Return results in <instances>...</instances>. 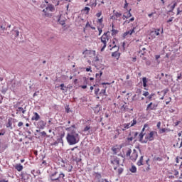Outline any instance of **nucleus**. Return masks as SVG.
Returning <instances> with one entry per match:
<instances>
[{
    "instance_id": "bf43d9fd",
    "label": "nucleus",
    "mask_w": 182,
    "mask_h": 182,
    "mask_svg": "<svg viewBox=\"0 0 182 182\" xmlns=\"http://www.w3.org/2000/svg\"><path fill=\"white\" fill-rule=\"evenodd\" d=\"M132 134H134L133 138L136 139L139 136V132H132Z\"/></svg>"
},
{
    "instance_id": "1a4fd4ad",
    "label": "nucleus",
    "mask_w": 182,
    "mask_h": 182,
    "mask_svg": "<svg viewBox=\"0 0 182 182\" xmlns=\"http://www.w3.org/2000/svg\"><path fill=\"white\" fill-rule=\"evenodd\" d=\"M46 126V122H45V121L43 120H41L37 123V127L38 129H45V127Z\"/></svg>"
},
{
    "instance_id": "49530a36",
    "label": "nucleus",
    "mask_w": 182,
    "mask_h": 182,
    "mask_svg": "<svg viewBox=\"0 0 182 182\" xmlns=\"http://www.w3.org/2000/svg\"><path fill=\"white\" fill-rule=\"evenodd\" d=\"M136 95H134L133 97H132V102H136V101H137V100H139V97H136Z\"/></svg>"
},
{
    "instance_id": "8fccbe9b",
    "label": "nucleus",
    "mask_w": 182,
    "mask_h": 182,
    "mask_svg": "<svg viewBox=\"0 0 182 182\" xmlns=\"http://www.w3.org/2000/svg\"><path fill=\"white\" fill-rule=\"evenodd\" d=\"M147 99H148V100L146 102V103H149V102H151L153 97H151V95H149V96H148Z\"/></svg>"
},
{
    "instance_id": "e433bc0d",
    "label": "nucleus",
    "mask_w": 182,
    "mask_h": 182,
    "mask_svg": "<svg viewBox=\"0 0 182 182\" xmlns=\"http://www.w3.org/2000/svg\"><path fill=\"white\" fill-rule=\"evenodd\" d=\"M151 33H154V35H156V36H159V35H160V29L155 30L154 31H152Z\"/></svg>"
},
{
    "instance_id": "774afa93",
    "label": "nucleus",
    "mask_w": 182,
    "mask_h": 182,
    "mask_svg": "<svg viewBox=\"0 0 182 182\" xmlns=\"http://www.w3.org/2000/svg\"><path fill=\"white\" fill-rule=\"evenodd\" d=\"M139 53H141V55H144L146 53V51H142V50L140 49Z\"/></svg>"
},
{
    "instance_id": "a18cd8bd",
    "label": "nucleus",
    "mask_w": 182,
    "mask_h": 182,
    "mask_svg": "<svg viewBox=\"0 0 182 182\" xmlns=\"http://www.w3.org/2000/svg\"><path fill=\"white\" fill-rule=\"evenodd\" d=\"M112 151H113V154H117V148H112Z\"/></svg>"
},
{
    "instance_id": "4c0bfd02",
    "label": "nucleus",
    "mask_w": 182,
    "mask_h": 182,
    "mask_svg": "<svg viewBox=\"0 0 182 182\" xmlns=\"http://www.w3.org/2000/svg\"><path fill=\"white\" fill-rule=\"evenodd\" d=\"M176 6H177V2H175V3L173 4V5L171 6V10L169 11V12H171L172 11H174V8H176Z\"/></svg>"
},
{
    "instance_id": "f3484780",
    "label": "nucleus",
    "mask_w": 182,
    "mask_h": 182,
    "mask_svg": "<svg viewBox=\"0 0 182 182\" xmlns=\"http://www.w3.org/2000/svg\"><path fill=\"white\" fill-rule=\"evenodd\" d=\"M15 168L17 170V171H22V170H23V166H22L21 164H18L16 165Z\"/></svg>"
},
{
    "instance_id": "13d9d810",
    "label": "nucleus",
    "mask_w": 182,
    "mask_h": 182,
    "mask_svg": "<svg viewBox=\"0 0 182 182\" xmlns=\"http://www.w3.org/2000/svg\"><path fill=\"white\" fill-rule=\"evenodd\" d=\"M167 92H168V90H164L161 93H164V96H166V95H167Z\"/></svg>"
},
{
    "instance_id": "72a5a7b5",
    "label": "nucleus",
    "mask_w": 182,
    "mask_h": 182,
    "mask_svg": "<svg viewBox=\"0 0 182 182\" xmlns=\"http://www.w3.org/2000/svg\"><path fill=\"white\" fill-rule=\"evenodd\" d=\"M132 11V9H129V11L127 13V16L124 15V16L127 18L129 19V18H131L132 16V13H130V11Z\"/></svg>"
},
{
    "instance_id": "c9c22d12",
    "label": "nucleus",
    "mask_w": 182,
    "mask_h": 182,
    "mask_svg": "<svg viewBox=\"0 0 182 182\" xmlns=\"http://www.w3.org/2000/svg\"><path fill=\"white\" fill-rule=\"evenodd\" d=\"M104 28L103 26H102L101 27H97V29H98V32H99V36H100L102 35V33L103 32V30H102V28Z\"/></svg>"
},
{
    "instance_id": "b1692460",
    "label": "nucleus",
    "mask_w": 182,
    "mask_h": 182,
    "mask_svg": "<svg viewBox=\"0 0 182 182\" xmlns=\"http://www.w3.org/2000/svg\"><path fill=\"white\" fill-rule=\"evenodd\" d=\"M43 12L44 13V16H47V17H50L52 16V14L48 12V10L46 9H43Z\"/></svg>"
},
{
    "instance_id": "7ed1b4c3",
    "label": "nucleus",
    "mask_w": 182,
    "mask_h": 182,
    "mask_svg": "<svg viewBox=\"0 0 182 182\" xmlns=\"http://www.w3.org/2000/svg\"><path fill=\"white\" fill-rule=\"evenodd\" d=\"M136 124H137V120L134 119L132 121H131V123L124 124L122 125V130L124 132L126 131V129H130V127H133V126H136Z\"/></svg>"
},
{
    "instance_id": "39448f33",
    "label": "nucleus",
    "mask_w": 182,
    "mask_h": 182,
    "mask_svg": "<svg viewBox=\"0 0 182 182\" xmlns=\"http://www.w3.org/2000/svg\"><path fill=\"white\" fill-rule=\"evenodd\" d=\"M157 104L150 102L146 107V112H151V110H156L157 109Z\"/></svg>"
},
{
    "instance_id": "2f4dec72",
    "label": "nucleus",
    "mask_w": 182,
    "mask_h": 182,
    "mask_svg": "<svg viewBox=\"0 0 182 182\" xmlns=\"http://www.w3.org/2000/svg\"><path fill=\"white\" fill-rule=\"evenodd\" d=\"M90 129H92V127L90 126H86L84 128L83 132H88V133H90Z\"/></svg>"
},
{
    "instance_id": "864d4df0",
    "label": "nucleus",
    "mask_w": 182,
    "mask_h": 182,
    "mask_svg": "<svg viewBox=\"0 0 182 182\" xmlns=\"http://www.w3.org/2000/svg\"><path fill=\"white\" fill-rule=\"evenodd\" d=\"M58 22L60 25H65V20H60V18H59Z\"/></svg>"
},
{
    "instance_id": "4468645a",
    "label": "nucleus",
    "mask_w": 182,
    "mask_h": 182,
    "mask_svg": "<svg viewBox=\"0 0 182 182\" xmlns=\"http://www.w3.org/2000/svg\"><path fill=\"white\" fill-rule=\"evenodd\" d=\"M144 134H146V133H143L141 132L139 134V141H140V143H147V140H143V137H144Z\"/></svg>"
},
{
    "instance_id": "473e14b6",
    "label": "nucleus",
    "mask_w": 182,
    "mask_h": 182,
    "mask_svg": "<svg viewBox=\"0 0 182 182\" xmlns=\"http://www.w3.org/2000/svg\"><path fill=\"white\" fill-rule=\"evenodd\" d=\"M95 178H97L98 181L99 180H102V174H100L99 172L95 173Z\"/></svg>"
},
{
    "instance_id": "6ab92c4d",
    "label": "nucleus",
    "mask_w": 182,
    "mask_h": 182,
    "mask_svg": "<svg viewBox=\"0 0 182 182\" xmlns=\"http://www.w3.org/2000/svg\"><path fill=\"white\" fill-rule=\"evenodd\" d=\"M114 24L112 23V36H114V35H117L119 33V31L114 28Z\"/></svg>"
},
{
    "instance_id": "ddd939ff",
    "label": "nucleus",
    "mask_w": 182,
    "mask_h": 182,
    "mask_svg": "<svg viewBox=\"0 0 182 182\" xmlns=\"http://www.w3.org/2000/svg\"><path fill=\"white\" fill-rule=\"evenodd\" d=\"M7 28H2L0 27V35L1 36H5L6 35H9V32L7 31Z\"/></svg>"
},
{
    "instance_id": "2eb2a0df",
    "label": "nucleus",
    "mask_w": 182,
    "mask_h": 182,
    "mask_svg": "<svg viewBox=\"0 0 182 182\" xmlns=\"http://www.w3.org/2000/svg\"><path fill=\"white\" fill-rule=\"evenodd\" d=\"M63 137H65V134H61L60 136H58L57 138V142L58 143H61L62 145L63 146Z\"/></svg>"
},
{
    "instance_id": "a878e982",
    "label": "nucleus",
    "mask_w": 182,
    "mask_h": 182,
    "mask_svg": "<svg viewBox=\"0 0 182 182\" xmlns=\"http://www.w3.org/2000/svg\"><path fill=\"white\" fill-rule=\"evenodd\" d=\"M41 134L43 137H47V138L53 137V136H52V135H47L46 132H45V131H43L42 132H41Z\"/></svg>"
},
{
    "instance_id": "ea45409f",
    "label": "nucleus",
    "mask_w": 182,
    "mask_h": 182,
    "mask_svg": "<svg viewBox=\"0 0 182 182\" xmlns=\"http://www.w3.org/2000/svg\"><path fill=\"white\" fill-rule=\"evenodd\" d=\"M131 154H132V149H129L128 151H127L126 156L127 157H130Z\"/></svg>"
},
{
    "instance_id": "338daca9",
    "label": "nucleus",
    "mask_w": 182,
    "mask_h": 182,
    "mask_svg": "<svg viewBox=\"0 0 182 182\" xmlns=\"http://www.w3.org/2000/svg\"><path fill=\"white\" fill-rule=\"evenodd\" d=\"M58 144H59L58 141H55L54 143L51 144V146H58Z\"/></svg>"
},
{
    "instance_id": "dca6fc26",
    "label": "nucleus",
    "mask_w": 182,
    "mask_h": 182,
    "mask_svg": "<svg viewBox=\"0 0 182 182\" xmlns=\"http://www.w3.org/2000/svg\"><path fill=\"white\" fill-rule=\"evenodd\" d=\"M41 119V116L38 112H33V116L31 118V120H35L36 122H38Z\"/></svg>"
},
{
    "instance_id": "9b49d317",
    "label": "nucleus",
    "mask_w": 182,
    "mask_h": 182,
    "mask_svg": "<svg viewBox=\"0 0 182 182\" xmlns=\"http://www.w3.org/2000/svg\"><path fill=\"white\" fill-rule=\"evenodd\" d=\"M119 47L117 48V50L112 53V57L115 58L116 59H119L120 58V53H119Z\"/></svg>"
},
{
    "instance_id": "3c124183",
    "label": "nucleus",
    "mask_w": 182,
    "mask_h": 182,
    "mask_svg": "<svg viewBox=\"0 0 182 182\" xmlns=\"http://www.w3.org/2000/svg\"><path fill=\"white\" fill-rule=\"evenodd\" d=\"M84 10H85V11H87L86 14H87V15H89V12H90V8H89V7H85Z\"/></svg>"
},
{
    "instance_id": "4d7b16f0",
    "label": "nucleus",
    "mask_w": 182,
    "mask_h": 182,
    "mask_svg": "<svg viewBox=\"0 0 182 182\" xmlns=\"http://www.w3.org/2000/svg\"><path fill=\"white\" fill-rule=\"evenodd\" d=\"M181 79H182L181 73H178L177 80H181Z\"/></svg>"
},
{
    "instance_id": "680f3d73",
    "label": "nucleus",
    "mask_w": 182,
    "mask_h": 182,
    "mask_svg": "<svg viewBox=\"0 0 182 182\" xmlns=\"http://www.w3.org/2000/svg\"><path fill=\"white\" fill-rule=\"evenodd\" d=\"M134 29H136V27H134L133 28H132V30H129V31H130V35H133V33H134Z\"/></svg>"
},
{
    "instance_id": "393cba45",
    "label": "nucleus",
    "mask_w": 182,
    "mask_h": 182,
    "mask_svg": "<svg viewBox=\"0 0 182 182\" xmlns=\"http://www.w3.org/2000/svg\"><path fill=\"white\" fill-rule=\"evenodd\" d=\"M94 154L97 156V154H100V147L97 146L94 150Z\"/></svg>"
},
{
    "instance_id": "79ce46f5",
    "label": "nucleus",
    "mask_w": 182,
    "mask_h": 182,
    "mask_svg": "<svg viewBox=\"0 0 182 182\" xmlns=\"http://www.w3.org/2000/svg\"><path fill=\"white\" fill-rule=\"evenodd\" d=\"M123 171H124V169L123 168H118V174H119V176H120V174H122L123 173Z\"/></svg>"
},
{
    "instance_id": "603ef678",
    "label": "nucleus",
    "mask_w": 182,
    "mask_h": 182,
    "mask_svg": "<svg viewBox=\"0 0 182 182\" xmlns=\"http://www.w3.org/2000/svg\"><path fill=\"white\" fill-rule=\"evenodd\" d=\"M72 128L73 129H76V125L73 124L70 127L67 128L66 130H72Z\"/></svg>"
},
{
    "instance_id": "9d476101",
    "label": "nucleus",
    "mask_w": 182,
    "mask_h": 182,
    "mask_svg": "<svg viewBox=\"0 0 182 182\" xmlns=\"http://www.w3.org/2000/svg\"><path fill=\"white\" fill-rule=\"evenodd\" d=\"M145 139L149 140V141H153L154 140V131H151L149 135H147Z\"/></svg>"
},
{
    "instance_id": "09e8293b",
    "label": "nucleus",
    "mask_w": 182,
    "mask_h": 182,
    "mask_svg": "<svg viewBox=\"0 0 182 182\" xmlns=\"http://www.w3.org/2000/svg\"><path fill=\"white\" fill-rule=\"evenodd\" d=\"M99 92H100V89H99V88H95V95L96 96H97V95H99Z\"/></svg>"
},
{
    "instance_id": "5701e85b",
    "label": "nucleus",
    "mask_w": 182,
    "mask_h": 182,
    "mask_svg": "<svg viewBox=\"0 0 182 182\" xmlns=\"http://www.w3.org/2000/svg\"><path fill=\"white\" fill-rule=\"evenodd\" d=\"M129 171H131V173H137V168H136V166L132 165L129 168Z\"/></svg>"
},
{
    "instance_id": "f8f14e48",
    "label": "nucleus",
    "mask_w": 182,
    "mask_h": 182,
    "mask_svg": "<svg viewBox=\"0 0 182 182\" xmlns=\"http://www.w3.org/2000/svg\"><path fill=\"white\" fill-rule=\"evenodd\" d=\"M47 6L46 7V11H50V12H55V6L50 4H47Z\"/></svg>"
},
{
    "instance_id": "a19ab883",
    "label": "nucleus",
    "mask_w": 182,
    "mask_h": 182,
    "mask_svg": "<svg viewBox=\"0 0 182 182\" xmlns=\"http://www.w3.org/2000/svg\"><path fill=\"white\" fill-rule=\"evenodd\" d=\"M166 132H167V129L166 128H163V129H159V133H161V134H162L163 133H166Z\"/></svg>"
},
{
    "instance_id": "aec40b11",
    "label": "nucleus",
    "mask_w": 182,
    "mask_h": 182,
    "mask_svg": "<svg viewBox=\"0 0 182 182\" xmlns=\"http://www.w3.org/2000/svg\"><path fill=\"white\" fill-rule=\"evenodd\" d=\"M144 156H141L139 159V160L137 161L136 164L140 167V166H143V160H144Z\"/></svg>"
},
{
    "instance_id": "69168bd1",
    "label": "nucleus",
    "mask_w": 182,
    "mask_h": 182,
    "mask_svg": "<svg viewBox=\"0 0 182 182\" xmlns=\"http://www.w3.org/2000/svg\"><path fill=\"white\" fill-rule=\"evenodd\" d=\"M178 148L181 149V153H182V136H181V144H180V146H178Z\"/></svg>"
},
{
    "instance_id": "412c9836",
    "label": "nucleus",
    "mask_w": 182,
    "mask_h": 182,
    "mask_svg": "<svg viewBox=\"0 0 182 182\" xmlns=\"http://www.w3.org/2000/svg\"><path fill=\"white\" fill-rule=\"evenodd\" d=\"M113 14L115 16V18L117 19V18L122 17V13L116 11V10L113 11Z\"/></svg>"
},
{
    "instance_id": "423d86ee",
    "label": "nucleus",
    "mask_w": 182,
    "mask_h": 182,
    "mask_svg": "<svg viewBox=\"0 0 182 182\" xmlns=\"http://www.w3.org/2000/svg\"><path fill=\"white\" fill-rule=\"evenodd\" d=\"M16 114H25L26 113V106L24 107H16Z\"/></svg>"
},
{
    "instance_id": "6e6d98bb",
    "label": "nucleus",
    "mask_w": 182,
    "mask_h": 182,
    "mask_svg": "<svg viewBox=\"0 0 182 182\" xmlns=\"http://www.w3.org/2000/svg\"><path fill=\"white\" fill-rule=\"evenodd\" d=\"M127 6H129V3H127V0H125V4L124 5V9H127Z\"/></svg>"
},
{
    "instance_id": "0eeeda50",
    "label": "nucleus",
    "mask_w": 182,
    "mask_h": 182,
    "mask_svg": "<svg viewBox=\"0 0 182 182\" xmlns=\"http://www.w3.org/2000/svg\"><path fill=\"white\" fill-rule=\"evenodd\" d=\"M137 157H139L137 150L134 149L132 156H130V160H132V161H136V160H137Z\"/></svg>"
},
{
    "instance_id": "0e129e2a",
    "label": "nucleus",
    "mask_w": 182,
    "mask_h": 182,
    "mask_svg": "<svg viewBox=\"0 0 182 182\" xmlns=\"http://www.w3.org/2000/svg\"><path fill=\"white\" fill-rule=\"evenodd\" d=\"M181 12H182V10H180V8H178L176 15H180V14H181Z\"/></svg>"
},
{
    "instance_id": "cd10ccee",
    "label": "nucleus",
    "mask_w": 182,
    "mask_h": 182,
    "mask_svg": "<svg viewBox=\"0 0 182 182\" xmlns=\"http://www.w3.org/2000/svg\"><path fill=\"white\" fill-rule=\"evenodd\" d=\"M60 90H64L65 92H68V87L65 86V84H60Z\"/></svg>"
},
{
    "instance_id": "6e6552de",
    "label": "nucleus",
    "mask_w": 182,
    "mask_h": 182,
    "mask_svg": "<svg viewBox=\"0 0 182 182\" xmlns=\"http://www.w3.org/2000/svg\"><path fill=\"white\" fill-rule=\"evenodd\" d=\"M116 164L117 166H120V159L117 158V156H111V164Z\"/></svg>"
},
{
    "instance_id": "e2e57ef3",
    "label": "nucleus",
    "mask_w": 182,
    "mask_h": 182,
    "mask_svg": "<svg viewBox=\"0 0 182 182\" xmlns=\"http://www.w3.org/2000/svg\"><path fill=\"white\" fill-rule=\"evenodd\" d=\"M97 18H100L102 16V11H100L96 14Z\"/></svg>"
},
{
    "instance_id": "c85d7f7f",
    "label": "nucleus",
    "mask_w": 182,
    "mask_h": 182,
    "mask_svg": "<svg viewBox=\"0 0 182 182\" xmlns=\"http://www.w3.org/2000/svg\"><path fill=\"white\" fill-rule=\"evenodd\" d=\"M6 127L11 129V130H12L13 127H12V122L11 121V119L8 120V123L6 124Z\"/></svg>"
},
{
    "instance_id": "bb28decb",
    "label": "nucleus",
    "mask_w": 182,
    "mask_h": 182,
    "mask_svg": "<svg viewBox=\"0 0 182 182\" xmlns=\"http://www.w3.org/2000/svg\"><path fill=\"white\" fill-rule=\"evenodd\" d=\"M142 82L144 87H147V78L146 77L142 78Z\"/></svg>"
},
{
    "instance_id": "5fc2aeb1",
    "label": "nucleus",
    "mask_w": 182,
    "mask_h": 182,
    "mask_svg": "<svg viewBox=\"0 0 182 182\" xmlns=\"http://www.w3.org/2000/svg\"><path fill=\"white\" fill-rule=\"evenodd\" d=\"M161 122H159L156 125V127H157V129H159V130H160L161 129Z\"/></svg>"
},
{
    "instance_id": "7c9ffc66",
    "label": "nucleus",
    "mask_w": 182,
    "mask_h": 182,
    "mask_svg": "<svg viewBox=\"0 0 182 182\" xmlns=\"http://www.w3.org/2000/svg\"><path fill=\"white\" fill-rule=\"evenodd\" d=\"M97 23H100V26H105V25H103V17H102L101 18H99L97 21Z\"/></svg>"
},
{
    "instance_id": "a211bd4d",
    "label": "nucleus",
    "mask_w": 182,
    "mask_h": 182,
    "mask_svg": "<svg viewBox=\"0 0 182 182\" xmlns=\"http://www.w3.org/2000/svg\"><path fill=\"white\" fill-rule=\"evenodd\" d=\"M102 75H103V72L102 71H100V73H97L95 75L97 82H100V77H102Z\"/></svg>"
},
{
    "instance_id": "c756f323",
    "label": "nucleus",
    "mask_w": 182,
    "mask_h": 182,
    "mask_svg": "<svg viewBox=\"0 0 182 182\" xmlns=\"http://www.w3.org/2000/svg\"><path fill=\"white\" fill-rule=\"evenodd\" d=\"M60 178H62L63 180H65V173H63L61 172V173L59 174V176H58V182L60 181Z\"/></svg>"
},
{
    "instance_id": "c03bdc74",
    "label": "nucleus",
    "mask_w": 182,
    "mask_h": 182,
    "mask_svg": "<svg viewBox=\"0 0 182 182\" xmlns=\"http://www.w3.org/2000/svg\"><path fill=\"white\" fill-rule=\"evenodd\" d=\"M100 95H104L105 96H107V95H106V90H101Z\"/></svg>"
},
{
    "instance_id": "37998d69",
    "label": "nucleus",
    "mask_w": 182,
    "mask_h": 182,
    "mask_svg": "<svg viewBox=\"0 0 182 182\" xmlns=\"http://www.w3.org/2000/svg\"><path fill=\"white\" fill-rule=\"evenodd\" d=\"M127 35H130V31H126L125 33H124L123 38H126Z\"/></svg>"
},
{
    "instance_id": "20e7f679",
    "label": "nucleus",
    "mask_w": 182,
    "mask_h": 182,
    "mask_svg": "<svg viewBox=\"0 0 182 182\" xmlns=\"http://www.w3.org/2000/svg\"><path fill=\"white\" fill-rule=\"evenodd\" d=\"M58 173L59 172L56 170L51 171L48 175L50 180H51V181H58V180H59L58 176Z\"/></svg>"
},
{
    "instance_id": "f257e3e1",
    "label": "nucleus",
    "mask_w": 182,
    "mask_h": 182,
    "mask_svg": "<svg viewBox=\"0 0 182 182\" xmlns=\"http://www.w3.org/2000/svg\"><path fill=\"white\" fill-rule=\"evenodd\" d=\"M66 140L70 146L77 144L80 141V135L74 129L67 134Z\"/></svg>"
},
{
    "instance_id": "58836bf2",
    "label": "nucleus",
    "mask_w": 182,
    "mask_h": 182,
    "mask_svg": "<svg viewBox=\"0 0 182 182\" xmlns=\"http://www.w3.org/2000/svg\"><path fill=\"white\" fill-rule=\"evenodd\" d=\"M154 161H163V158L161 157H154Z\"/></svg>"
},
{
    "instance_id": "de8ad7c7",
    "label": "nucleus",
    "mask_w": 182,
    "mask_h": 182,
    "mask_svg": "<svg viewBox=\"0 0 182 182\" xmlns=\"http://www.w3.org/2000/svg\"><path fill=\"white\" fill-rule=\"evenodd\" d=\"M146 127H149V124H145L144 125V127H143V129H142L141 133H144V130H146Z\"/></svg>"
},
{
    "instance_id": "052dcab7",
    "label": "nucleus",
    "mask_w": 182,
    "mask_h": 182,
    "mask_svg": "<svg viewBox=\"0 0 182 182\" xmlns=\"http://www.w3.org/2000/svg\"><path fill=\"white\" fill-rule=\"evenodd\" d=\"M110 19H112V21H117V18H116V16H114V14L110 16Z\"/></svg>"
},
{
    "instance_id": "4be33fe9",
    "label": "nucleus",
    "mask_w": 182,
    "mask_h": 182,
    "mask_svg": "<svg viewBox=\"0 0 182 182\" xmlns=\"http://www.w3.org/2000/svg\"><path fill=\"white\" fill-rule=\"evenodd\" d=\"M12 35H14V38H18L19 36V31L18 30H13L11 31Z\"/></svg>"
},
{
    "instance_id": "f03ea898",
    "label": "nucleus",
    "mask_w": 182,
    "mask_h": 182,
    "mask_svg": "<svg viewBox=\"0 0 182 182\" xmlns=\"http://www.w3.org/2000/svg\"><path fill=\"white\" fill-rule=\"evenodd\" d=\"M107 33H110V32L107 31V32L105 33L102 35V36L100 38L101 42L103 43V44H104V46L101 48V52H103V50H105V49L106 48V46H107V41H109V36L107 35Z\"/></svg>"
},
{
    "instance_id": "f704fd0d",
    "label": "nucleus",
    "mask_w": 182,
    "mask_h": 182,
    "mask_svg": "<svg viewBox=\"0 0 182 182\" xmlns=\"http://www.w3.org/2000/svg\"><path fill=\"white\" fill-rule=\"evenodd\" d=\"M6 26H7V23H6V22L4 21V22L1 25L0 28H1V29H8V28H7Z\"/></svg>"
}]
</instances>
